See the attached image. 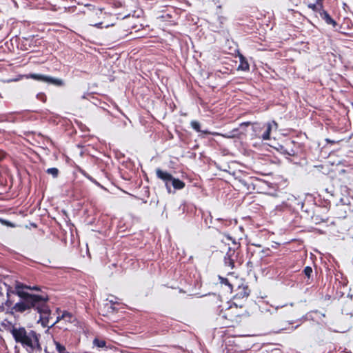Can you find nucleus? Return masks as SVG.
Here are the masks:
<instances>
[{
	"label": "nucleus",
	"instance_id": "0eeeda50",
	"mask_svg": "<svg viewBox=\"0 0 353 353\" xmlns=\"http://www.w3.org/2000/svg\"><path fill=\"white\" fill-rule=\"evenodd\" d=\"M75 321V318L68 312H64L61 317L57 318L58 322L65 321L69 323H73Z\"/></svg>",
	"mask_w": 353,
	"mask_h": 353
},
{
	"label": "nucleus",
	"instance_id": "7ed1b4c3",
	"mask_svg": "<svg viewBox=\"0 0 353 353\" xmlns=\"http://www.w3.org/2000/svg\"><path fill=\"white\" fill-rule=\"evenodd\" d=\"M37 309L40 314L39 321L41 322L43 326H52L55 323L52 319L50 311L47 305L42 304L41 306L38 305Z\"/></svg>",
	"mask_w": 353,
	"mask_h": 353
},
{
	"label": "nucleus",
	"instance_id": "9b49d317",
	"mask_svg": "<svg viewBox=\"0 0 353 353\" xmlns=\"http://www.w3.org/2000/svg\"><path fill=\"white\" fill-rule=\"evenodd\" d=\"M171 181H172L173 187L176 189H182L185 185L184 183L179 179L172 178Z\"/></svg>",
	"mask_w": 353,
	"mask_h": 353
},
{
	"label": "nucleus",
	"instance_id": "ddd939ff",
	"mask_svg": "<svg viewBox=\"0 0 353 353\" xmlns=\"http://www.w3.org/2000/svg\"><path fill=\"white\" fill-rule=\"evenodd\" d=\"M191 126L196 131L200 132V124L196 121L191 122Z\"/></svg>",
	"mask_w": 353,
	"mask_h": 353
},
{
	"label": "nucleus",
	"instance_id": "a211bd4d",
	"mask_svg": "<svg viewBox=\"0 0 353 353\" xmlns=\"http://www.w3.org/2000/svg\"><path fill=\"white\" fill-rule=\"evenodd\" d=\"M99 14H102V10H101L99 9V10H96V14L97 15Z\"/></svg>",
	"mask_w": 353,
	"mask_h": 353
},
{
	"label": "nucleus",
	"instance_id": "39448f33",
	"mask_svg": "<svg viewBox=\"0 0 353 353\" xmlns=\"http://www.w3.org/2000/svg\"><path fill=\"white\" fill-rule=\"evenodd\" d=\"M30 77L37 81H41L57 85H61L63 84V81L61 79H54L52 77L42 74H32L30 75Z\"/></svg>",
	"mask_w": 353,
	"mask_h": 353
},
{
	"label": "nucleus",
	"instance_id": "20e7f679",
	"mask_svg": "<svg viewBox=\"0 0 353 353\" xmlns=\"http://www.w3.org/2000/svg\"><path fill=\"white\" fill-rule=\"evenodd\" d=\"M241 307L236 305L230 306L223 312V317L229 319L232 322L238 321L241 316Z\"/></svg>",
	"mask_w": 353,
	"mask_h": 353
},
{
	"label": "nucleus",
	"instance_id": "f3484780",
	"mask_svg": "<svg viewBox=\"0 0 353 353\" xmlns=\"http://www.w3.org/2000/svg\"><path fill=\"white\" fill-rule=\"evenodd\" d=\"M222 136L224 137H226V138H230V139L234 138L235 137L234 134H228V135H222Z\"/></svg>",
	"mask_w": 353,
	"mask_h": 353
},
{
	"label": "nucleus",
	"instance_id": "423d86ee",
	"mask_svg": "<svg viewBox=\"0 0 353 353\" xmlns=\"http://www.w3.org/2000/svg\"><path fill=\"white\" fill-rule=\"evenodd\" d=\"M278 128V124L272 121V123H268L267 124V129L266 132L263 134L262 138L263 140H268L270 139V134L272 129L276 130Z\"/></svg>",
	"mask_w": 353,
	"mask_h": 353
},
{
	"label": "nucleus",
	"instance_id": "9d476101",
	"mask_svg": "<svg viewBox=\"0 0 353 353\" xmlns=\"http://www.w3.org/2000/svg\"><path fill=\"white\" fill-rule=\"evenodd\" d=\"M321 16L323 19H325L327 23L332 24L333 26H336V23L335 21H334L326 12L323 11L321 13Z\"/></svg>",
	"mask_w": 353,
	"mask_h": 353
},
{
	"label": "nucleus",
	"instance_id": "f8f14e48",
	"mask_svg": "<svg viewBox=\"0 0 353 353\" xmlns=\"http://www.w3.org/2000/svg\"><path fill=\"white\" fill-rule=\"evenodd\" d=\"M56 345V349L59 353H68L65 352V348L64 346L61 345L59 343L54 341Z\"/></svg>",
	"mask_w": 353,
	"mask_h": 353
},
{
	"label": "nucleus",
	"instance_id": "1a4fd4ad",
	"mask_svg": "<svg viewBox=\"0 0 353 353\" xmlns=\"http://www.w3.org/2000/svg\"><path fill=\"white\" fill-rule=\"evenodd\" d=\"M239 59H240V65H239L238 69L244 70V71L248 70L249 68H250L249 63L245 60V57H243L242 55H240Z\"/></svg>",
	"mask_w": 353,
	"mask_h": 353
},
{
	"label": "nucleus",
	"instance_id": "dca6fc26",
	"mask_svg": "<svg viewBox=\"0 0 353 353\" xmlns=\"http://www.w3.org/2000/svg\"><path fill=\"white\" fill-rule=\"evenodd\" d=\"M312 272V269L310 267H306L304 270V273L308 278H310Z\"/></svg>",
	"mask_w": 353,
	"mask_h": 353
},
{
	"label": "nucleus",
	"instance_id": "2eb2a0df",
	"mask_svg": "<svg viewBox=\"0 0 353 353\" xmlns=\"http://www.w3.org/2000/svg\"><path fill=\"white\" fill-rule=\"evenodd\" d=\"M94 343L96 345H97L98 347H104V346H105V341H99V340H98V339H95V340L94 341Z\"/></svg>",
	"mask_w": 353,
	"mask_h": 353
},
{
	"label": "nucleus",
	"instance_id": "6ab92c4d",
	"mask_svg": "<svg viewBox=\"0 0 353 353\" xmlns=\"http://www.w3.org/2000/svg\"><path fill=\"white\" fill-rule=\"evenodd\" d=\"M250 122H247V123H241V125H250Z\"/></svg>",
	"mask_w": 353,
	"mask_h": 353
},
{
	"label": "nucleus",
	"instance_id": "4468645a",
	"mask_svg": "<svg viewBox=\"0 0 353 353\" xmlns=\"http://www.w3.org/2000/svg\"><path fill=\"white\" fill-rule=\"evenodd\" d=\"M47 172L50 174H52L53 176H57L58 174V170L57 168H49L47 170Z\"/></svg>",
	"mask_w": 353,
	"mask_h": 353
},
{
	"label": "nucleus",
	"instance_id": "f257e3e1",
	"mask_svg": "<svg viewBox=\"0 0 353 353\" xmlns=\"http://www.w3.org/2000/svg\"><path fill=\"white\" fill-rule=\"evenodd\" d=\"M15 290L13 293L18 295L22 300L20 302L17 303L12 308V313L14 312H23L26 310H30V308L35 307L37 304L40 302L44 303L46 299L42 296L32 294L26 291V290H39V288L37 286H28L19 283H17L14 288Z\"/></svg>",
	"mask_w": 353,
	"mask_h": 353
},
{
	"label": "nucleus",
	"instance_id": "aec40b11",
	"mask_svg": "<svg viewBox=\"0 0 353 353\" xmlns=\"http://www.w3.org/2000/svg\"><path fill=\"white\" fill-rule=\"evenodd\" d=\"M101 24V23H97V24H95L94 26H97V27H98V28H99V27H100L99 26H100Z\"/></svg>",
	"mask_w": 353,
	"mask_h": 353
},
{
	"label": "nucleus",
	"instance_id": "f03ea898",
	"mask_svg": "<svg viewBox=\"0 0 353 353\" xmlns=\"http://www.w3.org/2000/svg\"><path fill=\"white\" fill-rule=\"evenodd\" d=\"M10 332L15 341L23 346L33 349L37 345V337L33 331L28 332L24 327L13 325Z\"/></svg>",
	"mask_w": 353,
	"mask_h": 353
},
{
	"label": "nucleus",
	"instance_id": "6e6552de",
	"mask_svg": "<svg viewBox=\"0 0 353 353\" xmlns=\"http://www.w3.org/2000/svg\"><path fill=\"white\" fill-rule=\"evenodd\" d=\"M156 172L157 176L163 181H171L172 179L171 174L160 169H157Z\"/></svg>",
	"mask_w": 353,
	"mask_h": 353
}]
</instances>
